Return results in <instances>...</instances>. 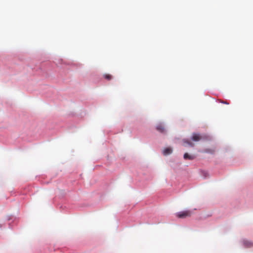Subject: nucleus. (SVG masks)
<instances>
[{
	"instance_id": "1",
	"label": "nucleus",
	"mask_w": 253,
	"mask_h": 253,
	"mask_svg": "<svg viewBox=\"0 0 253 253\" xmlns=\"http://www.w3.org/2000/svg\"><path fill=\"white\" fill-rule=\"evenodd\" d=\"M192 214V211L189 210L182 211L176 213V216L179 218H185L187 217L191 216Z\"/></svg>"
},
{
	"instance_id": "2",
	"label": "nucleus",
	"mask_w": 253,
	"mask_h": 253,
	"mask_svg": "<svg viewBox=\"0 0 253 253\" xmlns=\"http://www.w3.org/2000/svg\"><path fill=\"white\" fill-rule=\"evenodd\" d=\"M191 139L194 141H199L203 139V137L199 134L193 133Z\"/></svg>"
},
{
	"instance_id": "3",
	"label": "nucleus",
	"mask_w": 253,
	"mask_h": 253,
	"mask_svg": "<svg viewBox=\"0 0 253 253\" xmlns=\"http://www.w3.org/2000/svg\"><path fill=\"white\" fill-rule=\"evenodd\" d=\"M243 244L246 248H252L253 247V242L249 240H244Z\"/></svg>"
},
{
	"instance_id": "4",
	"label": "nucleus",
	"mask_w": 253,
	"mask_h": 253,
	"mask_svg": "<svg viewBox=\"0 0 253 253\" xmlns=\"http://www.w3.org/2000/svg\"><path fill=\"white\" fill-rule=\"evenodd\" d=\"M156 129L158 131L161 133H164L165 132V129L163 125L161 124H159L156 126Z\"/></svg>"
},
{
	"instance_id": "5",
	"label": "nucleus",
	"mask_w": 253,
	"mask_h": 253,
	"mask_svg": "<svg viewBox=\"0 0 253 253\" xmlns=\"http://www.w3.org/2000/svg\"><path fill=\"white\" fill-rule=\"evenodd\" d=\"M183 158L185 160H193L195 159V156L194 155H190L187 153H186L184 154Z\"/></svg>"
},
{
	"instance_id": "6",
	"label": "nucleus",
	"mask_w": 253,
	"mask_h": 253,
	"mask_svg": "<svg viewBox=\"0 0 253 253\" xmlns=\"http://www.w3.org/2000/svg\"><path fill=\"white\" fill-rule=\"evenodd\" d=\"M172 152V149L170 147H168L164 149L163 151V154L164 155H168L171 154Z\"/></svg>"
},
{
	"instance_id": "7",
	"label": "nucleus",
	"mask_w": 253,
	"mask_h": 253,
	"mask_svg": "<svg viewBox=\"0 0 253 253\" xmlns=\"http://www.w3.org/2000/svg\"><path fill=\"white\" fill-rule=\"evenodd\" d=\"M184 142L187 144L188 145H189L191 147H193L194 146V143H193L192 142H191L189 140H184Z\"/></svg>"
},
{
	"instance_id": "8",
	"label": "nucleus",
	"mask_w": 253,
	"mask_h": 253,
	"mask_svg": "<svg viewBox=\"0 0 253 253\" xmlns=\"http://www.w3.org/2000/svg\"><path fill=\"white\" fill-rule=\"evenodd\" d=\"M104 77L105 79H106L107 80H111L112 79V75L110 74H104Z\"/></svg>"
},
{
	"instance_id": "9",
	"label": "nucleus",
	"mask_w": 253,
	"mask_h": 253,
	"mask_svg": "<svg viewBox=\"0 0 253 253\" xmlns=\"http://www.w3.org/2000/svg\"><path fill=\"white\" fill-rule=\"evenodd\" d=\"M206 152H208V153L209 152V153H213L214 152V150H211L210 149H206Z\"/></svg>"
},
{
	"instance_id": "10",
	"label": "nucleus",
	"mask_w": 253,
	"mask_h": 253,
	"mask_svg": "<svg viewBox=\"0 0 253 253\" xmlns=\"http://www.w3.org/2000/svg\"><path fill=\"white\" fill-rule=\"evenodd\" d=\"M220 102H221V103H225V104H228V103H226V102L223 101H220Z\"/></svg>"
}]
</instances>
